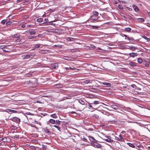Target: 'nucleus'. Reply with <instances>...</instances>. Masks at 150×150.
Returning <instances> with one entry per match:
<instances>
[{
    "label": "nucleus",
    "instance_id": "nucleus-1",
    "mask_svg": "<svg viewBox=\"0 0 150 150\" xmlns=\"http://www.w3.org/2000/svg\"><path fill=\"white\" fill-rule=\"evenodd\" d=\"M54 16L53 14H47V25H51L54 26V24L51 23V22L54 21Z\"/></svg>",
    "mask_w": 150,
    "mask_h": 150
},
{
    "label": "nucleus",
    "instance_id": "nucleus-2",
    "mask_svg": "<svg viewBox=\"0 0 150 150\" xmlns=\"http://www.w3.org/2000/svg\"><path fill=\"white\" fill-rule=\"evenodd\" d=\"M10 120L17 123H19L20 121V119L16 117H12L10 119Z\"/></svg>",
    "mask_w": 150,
    "mask_h": 150
},
{
    "label": "nucleus",
    "instance_id": "nucleus-3",
    "mask_svg": "<svg viewBox=\"0 0 150 150\" xmlns=\"http://www.w3.org/2000/svg\"><path fill=\"white\" fill-rule=\"evenodd\" d=\"M107 139H105V140L107 142H113V140L112 139L111 137L109 135H106L105 136Z\"/></svg>",
    "mask_w": 150,
    "mask_h": 150
},
{
    "label": "nucleus",
    "instance_id": "nucleus-4",
    "mask_svg": "<svg viewBox=\"0 0 150 150\" xmlns=\"http://www.w3.org/2000/svg\"><path fill=\"white\" fill-rule=\"evenodd\" d=\"M57 64H51L50 65L49 64L48 66H50L48 67V68H50V69H55L57 68V67L58 68V66H56Z\"/></svg>",
    "mask_w": 150,
    "mask_h": 150
},
{
    "label": "nucleus",
    "instance_id": "nucleus-5",
    "mask_svg": "<svg viewBox=\"0 0 150 150\" xmlns=\"http://www.w3.org/2000/svg\"><path fill=\"white\" fill-rule=\"evenodd\" d=\"M6 111L7 112H11L13 113H17L18 112V111L16 110H12L9 109H7L6 110Z\"/></svg>",
    "mask_w": 150,
    "mask_h": 150
},
{
    "label": "nucleus",
    "instance_id": "nucleus-6",
    "mask_svg": "<svg viewBox=\"0 0 150 150\" xmlns=\"http://www.w3.org/2000/svg\"><path fill=\"white\" fill-rule=\"evenodd\" d=\"M34 56V55L30 54L26 55L25 57V59H27L29 58L30 57H33Z\"/></svg>",
    "mask_w": 150,
    "mask_h": 150
},
{
    "label": "nucleus",
    "instance_id": "nucleus-7",
    "mask_svg": "<svg viewBox=\"0 0 150 150\" xmlns=\"http://www.w3.org/2000/svg\"><path fill=\"white\" fill-rule=\"evenodd\" d=\"M110 107L112 109L115 110H117L119 109L118 107L115 105H111Z\"/></svg>",
    "mask_w": 150,
    "mask_h": 150
},
{
    "label": "nucleus",
    "instance_id": "nucleus-8",
    "mask_svg": "<svg viewBox=\"0 0 150 150\" xmlns=\"http://www.w3.org/2000/svg\"><path fill=\"white\" fill-rule=\"evenodd\" d=\"M129 55L130 57H134L137 56L138 55V54L136 53H129Z\"/></svg>",
    "mask_w": 150,
    "mask_h": 150
},
{
    "label": "nucleus",
    "instance_id": "nucleus-9",
    "mask_svg": "<svg viewBox=\"0 0 150 150\" xmlns=\"http://www.w3.org/2000/svg\"><path fill=\"white\" fill-rule=\"evenodd\" d=\"M132 7L135 12H137L139 10V9L138 8L136 5H133L132 6Z\"/></svg>",
    "mask_w": 150,
    "mask_h": 150
},
{
    "label": "nucleus",
    "instance_id": "nucleus-10",
    "mask_svg": "<svg viewBox=\"0 0 150 150\" xmlns=\"http://www.w3.org/2000/svg\"><path fill=\"white\" fill-rule=\"evenodd\" d=\"M98 19V16H94V15L91 16L90 17L91 20H94L95 19Z\"/></svg>",
    "mask_w": 150,
    "mask_h": 150
},
{
    "label": "nucleus",
    "instance_id": "nucleus-11",
    "mask_svg": "<svg viewBox=\"0 0 150 150\" xmlns=\"http://www.w3.org/2000/svg\"><path fill=\"white\" fill-rule=\"evenodd\" d=\"M40 45L37 44L35 45H33V50L36 49V48H39L40 47Z\"/></svg>",
    "mask_w": 150,
    "mask_h": 150
},
{
    "label": "nucleus",
    "instance_id": "nucleus-12",
    "mask_svg": "<svg viewBox=\"0 0 150 150\" xmlns=\"http://www.w3.org/2000/svg\"><path fill=\"white\" fill-rule=\"evenodd\" d=\"M102 84L104 85H106L107 86L110 87V86L111 84V83H107L106 82H102Z\"/></svg>",
    "mask_w": 150,
    "mask_h": 150
},
{
    "label": "nucleus",
    "instance_id": "nucleus-13",
    "mask_svg": "<svg viewBox=\"0 0 150 150\" xmlns=\"http://www.w3.org/2000/svg\"><path fill=\"white\" fill-rule=\"evenodd\" d=\"M129 65L132 67H133L136 66V63L134 62H130L129 63Z\"/></svg>",
    "mask_w": 150,
    "mask_h": 150
},
{
    "label": "nucleus",
    "instance_id": "nucleus-14",
    "mask_svg": "<svg viewBox=\"0 0 150 150\" xmlns=\"http://www.w3.org/2000/svg\"><path fill=\"white\" fill-rule=\"evenodd\" d=\"M20 35H18L17 34H15L14 35H13L11 36V37L12 38H20Z\"/></svg>",
    "mask_w": 150,
    "mask_h": 150
},
{
    "label": "nucleus",
    "instance_id": "nucleus-15",
    "mask_svg": "<svg viewBox=\"0 0 150 150\" xmlns=\"http://www.w3.org/2000/svg\"><path fill=\"white\" fill-rule=\"evenodd\" d=\"M92 13L93 16L94 15L97 16H98L99 14L98 12L96 11H93Z\"/></svg>",
    "mask_w": 150,
    "mask_h": 150
},
{
    "label": "nucleus",
    "instance_id": "nucleus-16",
    "mask_svg": "<svg viewBox=\"0 0 150 150\" xmlns=\"http://www.w3.org/2000/svg\"><path fill=\"white\" fill-rule=\"evenodd\" d=\"M127 144L129 146L133 148H135V146L133 144L131 143H127Z\"/></svg>",
    "mask_w": 150,
    "mask_h": 150
},
{
    "label": "nucleus",
    "instance_id": "nucleus-17",
    "mask_svg": "<svg viewBox=\"0 0 150 150\" xmlns=\"http://www.w3.org/2000/svg\"><path fill=\"white\" fill-rule=\"evenodd\" d=\"M137 62L139 64L142 63L143 62V60L141 58H139L138 59Z\"/></svg>",
    "mask_w": 150,
    "mask_h": 150
},
{
    "label": "nucleus",
    "instance_id": "nucleus-18",
    "mask_svg": "<svg viewBox=\"0 0 150 150\" xmlns=\"http://www.w3.org/2000/svg\"><path fill=\"white\" fill-rule=\"evenodd\" d=\"M101 147V145L99 143H96V144L95 147L99 148H100Z\"/></svg>",
    "mask_w": 150,
    "mask_h": 150
},
{
    "label": "nucleus",
    "instance_id": "nucleus-19",
    "mask_svg": "<svg viewBox=\"0 0 150 150\" xmlns=\"http://www.w3.org/2000/svg\"><path fill=\"white\" fill-rule=\"evenodd\" d=\"M62 87V85L61 84H57L55 85V87L56 88H59Z\"/></svg>",
    "mask_w": 150,
    "mask_h": 150
},
{
    "label": "nucleus",
    "instance_id": "nucleus-20",
    "mask_svg": "<svg viewBox=\"0 0 150 150\" xmlns=\"http://www.w3.org/2000/svg\"><path fill=\"white\" fill-rule=\"evenodd\" d=\"M49 122L50 123L54 124L55 123V120L52 119H50V120Z\"/></svg>",
    "mask_w": 150,
    "mask_h": 150
},
{
    "label": "nucleus",
    "instance_id": "nucleus-21",
    "mask_svg": "<svg viewBox=\"0 0 150 150\" xmlns=\"http://www.w3.org/2000/svg\"><path fill=\"white\" fill-rule=\"evenodd\" d=\"M30 30H31V29H30L28 31V32H30L29 33L30 35L34 34L36 32L34 30L33 31H30Z\"/></svg>",
    "mask_w": 150,
    "mask_h": 150
},
{
    "label": "nucleus",
    "instance_id": "nucleus-22",
    "mask_svg": "<svg viewBox=\"0 0 150 150\" xmlns=\"http://www.w3.org/2000/svg\"><path fill=\"white\" fill-rule=\"evenodd\" d=\"M92 117L95 118L96 119H98L99 117V116L97 114H95L92 115Z\"/></svg>",
    "mask_w": 150,
    "mask_h": 150
},
{
    "label": "nucleus",
    "instance_id": "nucleus-23",
    "mask_svg": "<svg viewBox=\"0 0 150 150\" xmlns=\"http://www.w3.org/2000/svg\"><path fill=\"white\" fill-rule=\"evenodd\" d=\"M90 80L89 79L83 81V83L86 84H88L90 83Z\"/></svg>",
    "mask_w": 150,
    "mask_h": 150
},
{
    "label": "nucleus",
    "instance_id": "nucleus-24",
    "mask_svg": "<svg viewBox=\"0 0 150 150\" xmlns=\"http://www.w3.org/2000/svg\"><path fill=\"white\" fill-rule=\"evenodd\" d=\"M55 11L54 10L51 9H49L48 10H47V14L49 13V12L50 13H52L53 12Z\"/></svg>",
    "mask_w": 150,
    "mask_h": 150
},
{
    "label": "nucleus",
    "instance_id": "nucleus-25",
    "mask_svg": "<svg viewBox=\"0 0 150 150\" xmlns=\"http://www.w3.org/2000/svg\"><path fill=\"white\" fill-rule=\"evenodd\" d=\"M36 21L38 22H41L42 21V18H40L37 19Z\"/></svg>",
    "mask_w": 150,
    "mask_h": 150
},
{
    "label": "nucleus",
    "instance_id": "nucleus-26",
    "mask_svg": "<svg viewBox=\"0 0 150 150\" xmlns=\"http://www.w3.org/2000/svg\"><path fill=\"white\" fill-rule=\"evenodd\" d=\"M91 89L93 90V91H92L94 92H97V91H98V89H97V88H91Z\"/></svg>",
    "mask_w": 150,
    "mask_h": 150
},
{
    "label": "nucleus",
    "instance_id": "nucleus-27",
    "mask_svg": "<svg viewBox=\"0 0 150 150\" xmlns=\"http://www.w3.org/2000/svg\"><path fill=\"white\" fill-rule=\"evenodd\" d=\"M7 139H9V138L6 137L4 138H3L2 139V141L4 142H7V141L6 140Z\"/></svg>",
    "mask_w": 150,
    "mask_h": 150
},
{
    "label": "nucleus",
    "instance_id": "nucleus-28",
    "mask_svg": "<svg viewBox=\"0 0 150 150\" xmlns=\"http://www.w3.org/2000/svg\"><path fill=\"white\" fill-rule=\"evenodd\" d=\"M79 102L82 105L84 104L85 103L84 101L82 100H79Z\"/></svg>",
    "mask_w": 150,
    "mask_h": 150
},
{
    "label": "nucleus",
    "instance_id": "nucleus-29",
    "mask_svg": "<svg viewBox=\"0 0 150 150\" xmlns=\"http://www.w3.org/2000/svg\"><path fill=\"white\" fill-rule=\"evenodd\" d=\"M131 30V29L130 28H125V30L126 31L129 32Z\"/></svg>",
    "mask_w": 150,
    "mask_h": 150
},
{
    "label": "nucleus",
    "instance_id": "nucleus-30",
    "mask_svg": "<svg viewBox=\"0 0 150 150\" xmlns=\"http://www.w3.org/2000/svg\"><path fill=\"white\" fill-rule=\"evenodd\" d=\"M40 52L41 53L45 54L47 52V51L45 50H42L40 51Z\"/></svg>",
    "mask_w": 150,
    "mask_h": 150
},
{
    "label": "nucleus",
    "instance_id": "nucleus-31",
    "mask_svg": "<svg viewBox=\"0 0 150 150\" xmlns=\"http://www.w3.org/2000/svg\"><path fill=\"white\" fill-rule=\"evenodd\" d=\"M119 137H120V141L121 140L122 141H123L124 140V138L122 137L121 135H119Z\"/></svg>",
    "mask_w": 150,
    "mask_h": 150
},
{
    "label": "nucleus",
    "instance_id": "nucleus-32",
    "mask_svg": "<svg viewBox=\"0 0 150 150\" xmlns=\"http://www.w3.org/2000/svg\"><path fill=\"white\" fill-rule=\"evenodd\" d=\"M138 20L139 22H143L144 21V19L143 18H138Z\"/></svg>",
    "mask_w": 150,
    "mask_h": 150
},
{
    "label": "nucleus",
    "instance_id": "nucleus-33",
    "mask_svg": "<svg viewBox=\"0 0 150 150\" xmlns=\"http://www.w3.org/2000/svg\"><path fill=\"white\" fill-rule=\"evenodd\" d=\"M51 117L54 118H56L57 117V116L55 114H54L51 115Z\"/></svg>",
    "mask_w": 150,
    "mask_h": 150
},
{
    "label": "nucleus",
    "instance_id": "nucleus-34",
    "mask_svg": "<svg viewBox=\"0 0 150 150\" xmlns=\"http://www.w3.org/2000/svg\"><path fill=\"white\" fill-rule=\"evenodd\" d=\"M12 21H8L6 23V25H8L11 24L12 23Z\"/></svg>",
    "mask_w": 150,
    "mask_h": 150
},
{
    "label": "nucleus",
    "instance_id": "nucleus-35",
    "mask_svg": "<svg viewBox=\"0 0 150 150\" xmlns=\"http://www.w3.org/2000/svg\"><path fill=\"white\" fill-rule=\"evenodd\" d=\"M131 86L133 88H135L136 89H137V88H138L136 86L135 84H132L131 85Z\"/></svg>",
    "mask_w": 150,
    "mask_h": 150
},
{
    "label": "nucleus",
    "instance_id": "nucleus-36",
    "mask_svg": "<svg viewBox=\"0 0 150 150\" xmlns=\"http://www.w3.org/2000/svg\"><path fill=\"white\" fill-rule=\"evenodd\" d=\"M54 126L57 128L59 131H60V127H59L57 126L56 125H54Z\"/></svg>",
    "mask_w": 150,
    "mask_h": 150
},
{
    "label": "nucleus",
    "instance_id": "nucleus-37",
    "mask_svg": "<svg viewBox=\"0 0 150 150\" xmlns=\"http://www.w3.org/2000/svg\"><path fill=\"white\" fill-rule=\"evenodd\" d=\"M130 48L132 50H135L136 48H137L136 47L132 46L130 47Z\"/></svg>",
    "mask_w": 150,
    "mask_h": 150
},
{
    "label": "nucleus",
    "instance_id": "nucleus-38",
    "mask_svg": "<svg viewBox=\"0 0 150 150\" xmlns=\"http://www.w3.org/2000/svg\"><path fill=\"white\" fill-rule=\"evenodd\" d=\"M92 21H91V22H93V23H95L96 22H98L99 21H100V20H97V19H95L94 20H91Z\"/></svg>",
    "mask_w": 150,
    "mask_h": 150
},
{
    "label": "nucleus",
    "instance_id": "nucleus-39",
    "mask_svg": "<svg viewBox=\"0 0 150 150\" xmlns=\"http://www.w3.org/2000/svg\"><path fill=\"white\" fill-rule=\"evenodd\" d=\"M36 36H29L28 37V39H31L33 38H36Z\"/></svg>",
    "mask_w": 150,
    "mask_h": 150
},
{
    "label": "nucleus",
    "instance_id": "nucleus-40",
    "mask_svg": "<svg viewBox=\"0 0 150 150\" xmlns=\"http://www.w3.org/2000/svg\"><path fill=\"white\" fill-rule=\"evenodd\" d=\"M92 28H99V26H95V25H93L92 26Z\"/></svg>",
    "mask_w": 150,
    "mask_h": 150
},
{
    "label": "nucleus",
    "instance_id": "nucleus-41",
    "mask_svg": "<svg viewBox=\"0 0 150 150\" xmlns=\"http://www.w3.org/2000/svg\"><path fill=\"white\" fill-rule=\"evenodd\" d=\"M7 22V20L6 19L3 20L2 21L1 23L3 24H4Z\"/></svg>",
    "mask_w": 150,
    "mask_h": 150
},
{
    "label": "nucleus",
    "instance_id": "nucleus-42",
    "mask_svg": "<svg viewBox=\"0 0 150 150\" xmlns=\"http://www.w3.org/2000/svg\"><path fill=\"white\" fill-rule=\"evenodd\" d=\"M99 103V101H95L93 103V104H98Z\"/></svg>",
    "mask_w": 150,
    "mask_h": 150
},
{
    "label": "nucleus",
    "instance_id": "nucleus-43",
    "mask_svg": "<svg viewBox=\"0 0 150 150\" xmlns=\"http://www.w3.org/2000/svg\"><path fill=\"white\" fill-rule=\"evenodd\" d=\"M56 124L57 125H59L61 122L59 121V120H56Z\"/></svg>",
    "mask_w": 150,
    "mask_h": 150
},
{
    "label": "nucleus",
    "instance_id": "nucleus-44",
    "mask_svg": "<svg viewBox=\"0 0 150 150\" xmlns=\"http://www.w3.org/2000/svg\"><path fill=\"white\" fill-rule=\"evenodd\" d=\"M42 148L44 150H46L47 148V146L46 145H42Z\"/></svg>",
    "mask_w": 150,
    "mask_h": 150
},
{
    "label": "nucleus",
    "instance_id": "nucleus-45",
    "mask_svg": "<svg viewBox=\"0 0 150 150\" xmlns=\"http://www.w3.org/2000/svg\"><path fill=\"white\" fill-rule=\"evenodd\" d=\"M73 39V38H67L68 40L69 41H72Z\"/></svg>",
    "mask_w": 150,
    "mask_h": 150
},
{
    "label": "nucleus",
    "instance_id": "nucleus-46",
    "mask_svg": "<svg viewBox=\"0 0 150 150\" xmlns=\"http://www.w3.org/2000/svg\"><path fill=\"white\" fill-rule=\"evenodd\" d=\"M118 7L120 9H123V7L120 4L118 5Z\"/></svg>",
    "mask_w": 150,
    "mask_h": 150
},
{
    "label": "nucleus",
    "instance_id": "nucleus-47",
    "mask_svg": "<svg viewBox=\"0 0 150 150\" xmlns=\"http://www.w3.org/2000/svg\"><path fill=\"white\" fill-rule=\"evenodd\" d=\"M89 138L93 140H95V139L92 136H89Z\"/></svg>",
    "mask_w": 150,
    "mask_h": 150
},
{
    "label": "nucleus",
    "instance_id": "nucleus-48",
    "mask_svg": "<svg viewBox=\"0 0 150 150\" xmlns=\"http://www.w3.org/2000/svg\"><path fill=\"white\" fill-rule=\"evenodd\" d=\"M142 37L146 40H148L149 39L145 36H142Z\"/></svg>",
    "mask_w": 150,
    "mask_h": 150
},
{
    "label": "nucleus",
    "instance_id": "nucleus-49",
    "mask_svg": "<svg viewBox=\"0 0 150 150\" xmlns=\"http://www.w3.org/2000/svg\"><path fill=\"white\" fill-rule=\"evenodd\" d=\"M65 69L67 70H72V68H71V67H69V68H68V67H66L65 68Z\"/></svg>",
    "mask_w": 150,
    "mask_h": 150
},
{
    "label": "nucleus",
    "instance_id": "nucleus-50",
    "mask_svg": "<svg viewBox=\"0 0 150 150\" xmlns=\"http://www.w3.org/2000/svg\"><path fill=\"white\" fill-rule=\"evenodd\" d=\"M90 46H91V47L93 48H95L96 47L94 45H91Z\"/></svg>",
    "mask_w": 150,
    "mask_h": 150
},
{
    "label": "nucleus",
    "instance_id": "nucleus-51",
    "mask_svg": "<svg viewBox=\"0 0 150 150\" xmlns=\"http://www.w3.org/2000/svg\"><path fill=\"white\" fill-rule=\"evenodd\" d=\"M127 39L129 40H133V38H129L127 37Z\"/></svg>",
    "mask_w": 150,
    "mask_h": 150
},
{
    "label": "nucleus",
    "instance_id": "nucleus-52",
    "mask_svg": "<svg viewBox=\"0 0 150 150\" xmlns=\"http://www.w3.org/2000/svg\"><path fill=\"white\" fill-rule=\"evenodd\" d=\"M88 103V106L90 108H91L92 107V105H91V104L89 103Z\"/></svg>",
    "mask_w": 150,
    "mask_h": 150
},
{
    "label": "nucleus",
    "instance_id": "nucleus-53",
    "mask_svg": "<svg viewBox=\"0 0 150 150\" xmlns=\"http://www.w3.org/2000/svg\"><path fill=\"white\" fill-rule=\"evenodd\" d=\"M91 144L92 146H93L95 147L96 144L93 143H92Z\"/></svg>",
    "mask_w": 150,
    "mask_h": 150
},
{
    "label": "nucleus",
    "instance_id": "nucleus-54",
    "mask_svg": "<svg viewBox=\"0 0 150 150\" xmlns=\"http://www.w3.org/2000/svg\"><path fill=\"white\" fill-rule=\"evenodd\" d=\"M16 41L17 42H19L21 41V40L20 39H17L16 40Z\"/></svg>",
    "mask_w": 150,
    "mask_h": 150
},
{
    "label": "nucleus",
    "instance_id": "nucleus-55",
    "mask_svg": "<svg viewBox=\"0 0 150 150\" xmlns=\"http://www.w3.org/2000/svg\"><path fill=\"white\" fill-rule=\"evenodd\" d=\"M127 9L129 11H132V9L129 7H127Z\"/></svg>",
    "mask_w": 150,
    "mask_h": 150
},
{
    "label": "nucleus",
    "instance_id": "nucleus-56",
    "mask_svg": "<svg viewBox=\"0 0 150 150\" xmlns=\"http://www.w3.org/2000/svg\"><path fill=\"white\" fill-rule=\"evenodd\" d=\"M125 133H126V132L124 131H122L121 132V133L122 134H125Z\"/></svg>",
    "mask_w": 150,
    "mask_h": 150
},
{
    "label": "nucleus",
    "instance_id": "nucleus-57",
    "mask_svg": "<svg viewBox=\"0 0 150 150\" xmlns=\"http://www.w3.org/2000/svg\"><path fill=\"white\" fill-rule=\"evenodd\" d=\"M115 138V139L116 140H117V141H120V139L117 137H116Z\"/></svg>",
    "mask_w": 150,
    "mask_h": 150
},
{
    "label": "nucleus",
    "instance_id": "nucleus-58",
    "mask_svg": "<svg viewBox=\"0 0 150 150\" xmlns=\"http://www.w3.org/2000/svg\"><path fill=\"white\" fill-rule=\"evenodd\" d=\"M128 17L130 19H131L132 18L131 16H128Z\"/></svg>",
    "mask_w": 150,
    "mask_h": 150
},
{
    "label": "nucleus",
    "instance_id": "nucleus-59",
    "mask_svg": "<svg viewBox=\"0 0 150 150\" xmlns=\"http://www.w3.org/2000/svg\"><path fill=\"white\" fill-rule=\"evenodd\" d=\"M68 99V98H67V97H66L64 98H63V100H65V99Z\"/></svg>",
    "mask_w": 150,
    "mask_h": 150
},
{
    "label": "nucleus",
    "instance_id": "nucleus-60",
    "mask_svg": "<svg viewBox=\"0 0 150 150\" xmlns=\"http://www.w3.org/2000/svg\"><path fill=\"white\" fill-rule=\"evenodd\" d=\"M25 27V25L24 24H23L21 25V27L22 28H24Z\"/></svg>",
    "mask_w": 150,
    "mask_h": 150
},
{
    "label": "nucleus",
    "instance_id": "nucleus-61",
    "mask_svg": "<svg viewBox=\"0 0 150 150\" xmlns=\"http://www.w3.org/2000/svg\"><path fill=\"white\" fill-rule=\"evenodd\" d=\"M0 144L1 145H4L5 144V143L4 142H2V143H1Z\"/></svg>",
    "mask_w": 150,
    "mask_h": 150
},
{
    "label": "nucleus",
    "instance_id": "nucleus-62",
    "mask_svg": "<svg viewBox=\"0 0 150 150\" xmlns=\"http://www.w3.org/2000/svg\"><path fill=\"white\" fill-rule=\"evenodd\" d=\"M3 50L4 51V52H8V50H5V49H4V48L3 49Z\"/></svg>",
    "mask_w": 150,
    "mask_h": 150
},
{
    "label": "nucleus",
    "instance_id": "nucleus-63",
    "mask_svg": "<svg viewBox=\"0 0 150 150\" xmlns=\"http://www.w3.org/2000/svg\"><path fill=\"white\" fill-rule=\"evenodd\" d=\"M147 14L149 16H150V12H147Z\"/></svg>",
    "mask_w": 150,
    "mask_h": 150
},
{
    "label": "nucleus",
    "instance_id": "nucleus-64",
    "mask_svg": "<svg viewBox=\"0 0 150 150\" xmlns=\"http://www.w3.org/2000/svg\"><path fill=\"white\" fill-rule=\"evenodd\" d=\"M83 140L85 142H86L87 139L85 138H83Z\"/></svg>",
    "mask_w": 150,
    "mask_h": 150
}]
</instances>
